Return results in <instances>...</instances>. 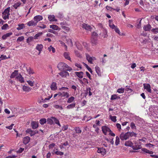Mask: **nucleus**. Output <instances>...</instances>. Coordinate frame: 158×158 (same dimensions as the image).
<instances>
[{"mask_svg":"<svg viewBox=\"0 0 158 158\" xmlns=\"http://www.w3.org/2000/svg\"><path fill=\"white\" fill-rule=\"evenodd\" d=\"M24 68L26 69L27 73L30 75L31 76L32 74H33L34 73V72L33 70L30 67H28V68H27V67L24 66Z\"/></svg>","mask_w":158,"mask_h":158,"instance_id":"9d476101","label":"nucleus"},{"mask_svg":"<svg viewBox=\"0 0 158 158\" xmlns=\"http://www.w3.org/2000/svg\"><path fill=\"white\" fill-rule=\"evenodd\" d=\"M85 55L86 59L91 64H92V61L95 59V58L93 57H92L90 56L88 54H86Z\"/></svg>","mask_w":158,"mask_h":158,"instance_id":"0eeeda50","label":"nucleus"},{"mask_svg":"<svg viewBox=\"0 0 158 158\" xmlns=\"http://www.w3.org/2000/svg\"><path fill=\"white\" fill-rule=\"evenodd\" d=\"M52 95H51V96H49L48 98H45L44 99L42 98H41L42 102H45L46 101L49 100L52 97Z\"/></svg>","mask_w":158,"mask_h":158,"instance_id":"3c124183","label":"nucleus"},{"mask_svg":"<svg viewBox=\"0 0 158 158\" xmlns=\"http://www.w3.org/2000/svg\"><path fill=\"white\" fill-rule=\"evenodd\" d=\"M75 44L78 49L80 50H81L82 49V48L81 46L80 45L78 42H76Z\"/></svg>","mask_w":158,"mask_h":158,"instance_id":"09e8293b","label":"nucleus"},{"mask_svg":"<svg viewBox=\"0 0 158 158\" xmlns=\"http://www.w3.org/2000/svg\"><path fill=\"white\" fill-rule=\"evenodd\" d=\"M83 64H84L85 66L87 68V69H88V70L91 73H92L93 72V71L91 69L90 67H89L88 66L87 64H85L84 63H83Z\"/></svg>","mask_w":158,"mask_h":158,"instance_id":"8fccbe9b","label":"nucleus"},{"mask_svg":"<svg viewBox=\"0 0 158 158\" xmlns=\"http://www.w3.org/2000/svg\"><path fill=\"white\" fill-rule=\"evenodd\" d=\"M91 88L89 87H87L86 88V90L85 91L86 95L88 93H89V96H91L92 95V93L90 91Z\"/></svg>","mask_w":158,"mask_h":158,"instance_id":"c85d7f7f","label":"nucleus"},{"mask_svg":"<svg viewBox=\"0 0 158 158\" xmlns=\"http://www.w3.org/2000/svg\"><path fill=\"white\" fill-rule=\"evenodd\" d=\"M75 98L74 97L72 96L70 98H69L67 102L69 103H70L72 102L74 100Z\"/></svg>","mask_w":158,"mask_h":158,"instance_id":"a19ab883","label":"nucleus"},{"mask_svg":"<svg viewBox=\"0 0 158 158\" xmlns=\"http://www.w3.org/2000/svg\"><path fill=\"white\" fill-rule=\"evenodd\" d=\"M152 28L151 25L148 24L144 26L143 29L145 31H149L151 30Z\"/></svg>","mask_w":158,"mask_h":158,"instance_id":"ddd939ff","label":"nucleus"},{"mask_svg":"<svg viewBox=\"0 0 158 158\" xmlns=\"http://www.w3.org/2000/svg\"><path fill=\"white\" fill-rule=\"evenodd\" d=\"M18 74V71L15 70L11 75L10 77L13 78L16 76Z\"/></svg>","mask_w":158,"mask_h":158,"instance_id":"c756f323","label":"nucleus"},{"mask_svg":"<svg viewBox=\"0 0 158 158\" xmlns=\"http://www.w3.org/2000/svg\"><path fill=\"white\" fill-rule=\"evenodd\" d=\"M144 89H146L148 92L152 93L151 86L149 84H144L143 85Z\"/></svg>","mask_w":158,"mask_h":158,"instance_id":"423d86ee","label":"nucleus"},{"mask_svg":"<svg viewBox=\"0 0 158 158\" xmlns=\"http://www.w3.org/2000/svg\"><path fill=\"white\" fill-rule=\"evenodd\" d=\"M52 119L53 123L54 122L56 124H57L59 126H61V125L59 121L56 118L54 117H52Z\"/></svg>","mask_w":158,"mask_h":158,"instance_id":"b1692460","label":"nucleus"},{"mask_svg":"<svg viewBox=\"0 0 158 158\" xmlns=\"http://www.w3.org/2000/svg\"><path fill=\"white\" fill-rule=\"evenodd\" d=\"M151 31L154 34H157L158 33V28L156 27L155 28L152 29Z\"/></svg>","mask_w":158,"mask_h":158,"instance_id":"58836bf2","label":"nucleus"},{"mask_svg":"<svg viewBox=\"0 0 158 158\" xmlns=\"http://www.w3.org/2000/svg\"><path fill=\"white\" fill-rule=\"evenodd\" d=\"M50 88L52 90H55L57 89L56 83L55 82H52Z\"/></svg>","mask_w":158,"mask_h":158,"instance_id":"6ab92c4d","label":"nucleus"},{"mask_svg":"<svg viewBox=\"0 0 158 158\" xmlns=\"http://www.w3.org/2000/svg\"><path fill=\"white\" fill-rule=\"evenodd\" d=\"M21 4V3L20 2H18L14 5H13V6L16 9L17 8L19 7Z\"/></svg>","mask_w":158,"mask_h":158,"instance_id":"c9c22d12","label":"nucleus"},{"mask_svg":"<svg viewBox=\"0 0 158 158\" xmlns=\"http://www.w3.org/2000/svg\"><path fill=\"white\" fill-rule=\"evenodd\" d=\"M67 71H62L59 73L58 74L62 78H67L69 76V74Z\"/></svg>","mask_w":158,"mask_h":158,"instance_id":"20e7f679","label":"nucleus"},{"mask_svg":"<svg viewBox=\"0 0 158 158\" xmlns=\"http://www.w3.org/2000/svg\"><path fill=\"white\" fill-rule=\"evenodd\" d=\"M119 137H118V136H117L116 137V140L115 141V145L117 146L119 144L120 142V139Z\"/></svg>","mask_w":158,"mask_h":158,"instance_id":"4c0bfd02","label":"nucleus"},{"mask_svg":"<svg viewBox=\"0 0 158 158\" xmlns=\"http://www.w3.org/2000/svg\"><path fill=\"white\" fill-rule=\"evenodd\" d=\"M109 25L110 27L112 29H114L116 27V26L114 25L113 24L110 23Z\"/></svg>","mask_w":158,"mask_h":158,"instance_id":"774afa93","label":"nucleus"},{"mask_svg":"<svg viewBox=\"0 0 158 158\" xmlns=\"http://www.w3.org/2000/svg\"><path fill=\"white\" fill-rule=\"evenodd\" d=\"M102 132L105 135H107V132H109L110 130V128L106 126H102Z\"/></svg>","mask_w":158,"mask_h":158,"instance_id":"6e6552de","label":"nucleus"},{"mask_svg":"<svg viewBox=\"0 0 158 158\" xmlns=\"http://www.w3.org/2000/svg\"><path fill=\"white\" fill-rule=\"evenodd\" d=\"M115 31L117 33H118L119 35H121V33L119 29L117 27H116L114 29Z\"/></svg>","mask_w":158,"mask_h":158,"instance_id":"6e6d98bb","label":"nucleus"},{"mask_svg":"<svg viewBox=\"0 0 158 158\" xmlns=\"http://www.w3.org/2000/svg\"><path fill=\"white\" fill-rule=\"evenodd\" d=\"M74 130L76 133L80 134L81 132V130L80 129V128L78 127H76L74 128Z\"/></svg>","mask_w":158,"mask_h":158,"instance_id":"72a5a7b5","label":"nucleus"},{"mask_svg":"<svg viewBox=\"0 0 158 158\" xmlns=\"http://www.w3.org/2000/svg\"><path fill=\"white\" fill-rule=\"evenodd\" d=\"M130 126L132 129H136V127L135 126V124L133 122L131 123Z\"/></svg>","mask_w":158,"mask_h":158,"instance_id":"864d4df0","label":"nucleus"},{"mask_svg":"<svg viewBox=\"0 0 158 158\" xmlns=\"http://www.w3.org/2000/svg\"><path fill=\"white\" fill-rule=\"evenodd\" d=\"M16 78L17 79H18L19 81L21 83H23L24 82V78L22 77V76L20 74H19V75L16 77Z\"/></svg>","mask_w":158,"mask_h":158,"instance_id":"bb28decb","label":"nucleus"},{"mask_svg":"<svg viewBox=\"0 0 158 158\" xmlns=\"http://www.w3.org/2000/svg\"><path fill=\"white\" fill-rule=\"evenodd\" d=\"M59 96L61 97H66V98H68L69 96V93L64 92H60L59 93Z\"/></svg>","mask_w":158,"mask_h":158,"instance_id":"f8f14e48","label":"nucleus"},{"mask_svg":"<svg viewBox=\"0 0 158 158\" xmlns=\"http://www.w3.org/2000/svg\"><path fill=\"white\" fill-rule=\"evenodd\" d=\"M54 107L56 109H58L60 110H62L63 109V108L62 106L60 105H56L54 106Z\"/></svg>","mask_w":158,"mask_h":158,"instance_id":"5fc2aeb1","label":"nucleus"},{"mask_svg":"<svg viewBox=\"0 0 158 158\" xmlns=\"http://www.w3.org/2000/svg\"><path fill=\"white\" fill-rule=\"evenodd\" d=\"M24 39V37L23 36L19 37L17 39V41H22Z\"/></svg>","mask_w":158,"mask_h":158,"instance_id":"bf43d9fd","label":"nucleus"},{"mask_svg":"<svg viewBox=\"0 0 158 158\" xmlns=\"http://www.w3.org/2000/svg\"><path fill=\"white\" fill-rule=\"evenodd\" d=\"M48 50L50 52L52 50L53 53H54L55 52V49L52 46H50L48 48Z\"/></svg>","mask_w":158,"mask_h":158,"instance_id":"de8ad7c7","label":"nucleus"},{"mask_svg":"<svg viewBox=\"0 0 158 158\" xmlns=\"http://www.w3.org/2000/svg\"><path fill=\"white\" fill-rule=\"evenodd\" d=\"M128 133L129 135V138L132 136H134L135 137H136L137 136V134L133 132H128Z\"/></svg>","mask_w":158,"mask_h":158,"instance_id":"f704fd0d","label":"nucleus"},{"mask_svg":"<svg viewBox=\"0 0 158 158\" xmlns=\"http://www.w3.org/2000/svg\"><path fill=\"white\" fill-rule=\"evenodd\" d=\"M46 122V120L45 118H42L40 120V123L43 125Z\"/></svg>","mask_w":158,"mask_h":158,"instance_id":"c03bdc74","label":"nucleus"},{"mask_svg":"<svg viewBox=\"0 0 158 158\" xmlns=\"http://www.w3.org/2000/svg\"><path fill=\"white\" fill-rule=\"evenodd\" d=\"M18 26L19 27H17L16 29L18 31L22 29L25 27L24 24L23 23L19 24Z\"/></svg>","mask_w":158,"mask_h":158,"instance_id":"cd10ccee","label":"nucleus"},{"mask_svg":"<svg viewBox=\"0 0 158 158\" xmlns=\"http://www.w3.org/2000/svg\"><path fill=\"white\" fill-rule=\"evenodd\" d=\"M91 43L92 45H96L98 43L97 38L94 37H91Z\"/></svg>","mask_w":158,"mask_h":158,"instance_id":"4468645a","label":"nucleus"},{"mask_svg":"<svg viewBox=\"0 0 158 158\" xmlns=\"http://www.w3.org/2000/svg\"><path fill=\"white\" fill-rule=\"evenodd\" d=\"M57 17L60 19H62L63 18V15L62 13L59 12L58 13Z\"/></svg>","mask_w":158,"mask_h":158,"instance_id":"13d9d810","label":"nucleus"},{"mask_svg":"<svg viewBox=\"0 0 158 158\" xmlns=\"http://www.w3.org/2000/svg\"><path fill=\"white\" fill-rule=\"evenodd\" d=\"M49 20L50 21H56L57 20L55 19V16L54 15H50L48 16Z\"/></svg>","mask_w":158,"mask_h":158,"instance_id":"aec40b11","label":"nucleus"},{"mask_svg":"<svg viewBox=\"0 0 158 158\" xmlns=\"http://www.w3.org/2000/svg\"><path fill=\"white\" fill-rule=\"evenodd\" d=\"M64 58L69 60H70L71 58L69 56V53L67 52H64Z\"/></svg>","mask_w":158,"mask_h":158,"instance_id":"7c9ffc66","label":"nucleus"},{"mask_svg":"<svg viewBox=\"0 0 158 158\" xmlns=\"http://www.w3.org/2000/svg\"><path fill=\"white\" fill-rule=\"evenodd\" d=\"M30 138L28 136H26L23 138V143L26 144H27L30 141Z\"/></svg>","mask_w":158,"mask_h":158,"instance_id":"4be33fe9","label":"nucleus"},{"mask_svg":"<svg viewBox=\"0 0 158 158\" xmlns=\"http://www.w3.org/2000/svg\"><path fill=\"white\" fill-rule=\"evenodd\" d=\"M42 34V32H39L38 33L36 34L34 36V38L35 39H37Z\"/></svg>","mask_w":158,"mask_h":158,"instance_id":"a18cd8bd","label":"nucleus"},{"mask_svg":"<svg viewBox=\"0 0 158 158\" xmlns=\"http://www.w3.org/2000/svg\"><path fill=\"white\" fill-rule=\"evenodd\" d=\"M117 95L116 94H114L112 95L111 96L110 98L111 100H115L117 99Z\"/></svg>","mask_w":158,"mask_h":158,"instance_id":"603ef678","label":"nucleus"},{"mask_svg":"<svg viewBox=\"0 0 158 158\" xmlns=\"http://www.w3.org/2000/svg\"><path fill=\"white\" fill-rule=\"evenodd\" d=\"M43 18L42 16L40 15H38L34 17L33 19L37 24L39 21L42 20Z\"/></svg>","mask_w":158,"mask_h":158,"instance_id":"1a4fd4ad","label":"nucleus"},{"mask_svg":"<svg viewBox=\"0 0 158 158\" xmlns=\"http://www.w3.org/2000/svg\"><path fill=\"white\" fill-rule=\"evenodd\" d=\"M27 82L28 83V84L30 85L31 86H33L34 85L33 83L34 82H32L31 81H27Z\"/></svg>","mask_w":158,"mask_h":158,"instance_id":"338daca9","label":"nucleus"},{"mask_svg":"<svg viewBox=\"0 0 158 158\" xmlns=\"http://www.w3.org/2000/svg\"><path fill=\"white\" fill-rule=\"evenodd\" d=\"M43 46L42 44H38L36 47V49L40 52V53L41 52L42 50Z\"/></svg>","mask_w":158,"mask_h":158,"instance_id":"5701e85b","label":"nucleus"},{"mask_svg":"<svg viewBox=\"0 0 158 158\" xmlns=\"http://www.w3.org/2000/svg\"><path fill=\"white\" fill-rule=\"evenodd\" d=\"M75 74L76 75L80 78H82L83 77V75L84 73L82 72H75Z\"/></svg>","mask_w":158,"mask_h":158,"instance_id":"a211bd4d","label":"nucleus"},{"mask_svg":"<svg viewBox=\"0 0 158 158\" xmlns=\"http://www.w3.org/2000/svg\"><path fill=\"white\" fill-rule=\"evenodd\" d=\"M98 34L95 32H93L92 34L91 37H94L97 38Z\"/></svg>","mask_w":158,"mask_h":158,"instance_id":"680f3d73","label":"nucleus"},{"mask_svg":"<svg viewBox=\"0 0 158 158\" xmlns=\"http://www.w3.org/2000/svg\"><path fill=\"white\" fill-rule=\"evenodd\" d=\"M82 27L83 28L87 30L90 31L92 29V28L90 25L85 23L82 24Z\"/></svg>","mask_w":158,"mask_h":158,"instance_id":"9b49d317","label":"nucleus"},{"mask_svg":"<svg viewBox=\"0 0 158 158\" xmlns=\"http://www.w3.org/2000/svg\"><path fill=\"white\" fill-rule=\"evenodd\" d=\"M38 27L44 29L46 27V25H44V24H41L40 25L38 26Z\"/></svg>","mask_w":158,"mask_h":158,"instance_id":"69168bd1","label":"nucleus"},{"mask_svg":"<svg viewBox=\"0 0 158 158\" xmlns=\"http://www.w3.org/2000/svg\"><path fill=\"white\" fill-rule=\"evenodd\" d=\"M119 138L122 140H126L128 139L129 138L128 132L126 133H122L119 135Z\"/></svg>","mask_w":158,"mask_h":158,"instance_id":"7ed1b4c3","label":"nucleus"},{"mask_svg":"<svg viewBox=\"0 0 158 158\" xmlns=\"http://www.w3.org/2000/svg\"><path fill=\"white\" fill-rule=\"evenodd\" d=\"M23 90L25 91H30V88L28 86H27L25 85L23 86Z\"/></svg>","mask_w":158,"mask_h":158,"instance_id":"ea45409f","label":"nucleus"},{"mask_svg":"<svg viewBox=\"0 0 158 158\" xmlns=\"http://www.w3.org/2000/svg\"><path fill=\"white\" fill-rule=\"evenodd\" d=\"M61 27L63 29L67 31L69 30V28L67 27H66L65 26H62Z\"/></svg>","mask_w":158,"mask_h":158,"instance_id":"052dcab7","label":"nucleus"},{"mask_svg":"<svg viewBox=\"0 0 158 158\" xmlns=\"http://www.w3.org/2000/svg\"><path fill=\"white\" fill-rule=\"evenodd\" d=\"M10 58V57H7L6 56L3 55H1L0 57V58H1L2 60H5Z\"/></svg>","mask_w":158,"mask_h":158,"instance_id":"4d7b16f0","label":"nucleus"},{"mask_svg":"<svg viewBox=\"0 0 158 158\" xmlns=\"http://www.w3.org/2000/svg\"><path fill=\"white\" fill-rule=\"evenodd\" d=\"M57 68L60 71L68 70L70 72L72 70V68L67 64L63 62H60L58 64Z\"/></svg>","mask_w":158,"mask_h":158,"instance_id":"f03ea898","label":"nucleus"},{"mask_svg":"<svg viewBox=\"0 0 158 158\" xmlns=\"http://www.w3.org/2000/svg\"><path fill=\"white\" fill-rule=\"evenodd\" d=\"M38 123L37 122L32 121L31 123V127L32 129H35L38 127Z\"/></svg>","mask_w":158,"mask_h":158,"instance_id":"2eb2a0df","label":"nucleus"},{"mask_svg":"<svg viewBox=\"0 0 158 158\" xmlns=\"http://www.w3.org/2000/svg\"><path fill=\"white\" fill-rule=\"evenodd\" d=\"M55 154L57 155L62 156L64 154V153L60 151H57L55 152Z\"/></svg>","mask_w":158,"mask_h":158,"instance_id":"e2e57ef3","label":"nucleus"},{"mask_svg":"<svg viewBox=\"0 0 158 158\" xmlns=\"http://www.w3.org/2000/svg\"><path fill=\"white\" fill-rule=\"evenodd\" d=\"M134 144H134H133L132 147L134 150H138L141 149L142 151L143 152V153H148L150 154L153 153V152L152 151H150L145 148H142V147L141 145L138 144L137 142H135Z\"/></svg>","mask_w":158,"mask_h":158,"instance_id":"f257e3e1","label":"nucleus"},{"mask_svg":"<svg viewBox=\"0 0 158 158\" xmlns=\"http://www.w3.org/2000/svg\"><path fill=\"white\" fill-rule=\"evenodd\" d=\"M124 90L125 89L124 88H121L118 89L117 90V92L118 93H124Z\"/></svg>","mask_w":158,"mask_h":158,"instance_id":"79ce46f5","label":"nucleus"},{"mask_svg":"<svg viewBox=\"0 0 158 158\" xmlns=\"http://www.w3.org/2000/svg\"><path fill=\"white\" fill-rule=\"evenodd\" d=\"M110 119L111 120L114 122H115L116 121V117L115 116H112L111 115L110 116Z\"/></svg>","mask_w":158,"mask_h":158,"instance_id":"37998d69","label":"nucleus"},{"mask_svg":"<svg viewBox=\"0 0 158 158\" xmlns=\"http://www.w3.org/2000/svg\"><path fill=\"white\" fill-rule=\"evenodd\" d=\"M75 105L76 104L75 103H72L67 106L66 107V108L68 109H72L75 106Z\"/></svg>","mask_w":158,"mask_h":158,"instance_id":"2f4dec72","label":"nucleus"},{"mask_svg":"<svg viewBox=\"0 0 158 158\" xmlns=\"http://www.w3.org/2000/svg\"><path fill=\"white\" fill-rule=\"evenodd\" d=\"M47 123L48 124H50V125H52L53 124L52 119V117H51L50 118H48L47 119Z\"/></svg>","mask_w":158,"mask_h":158,"instance_id":"e433bc0d","label":"nucleus"},{"mask_svg":"<svg viewBox=\"0 0 158 158\" xmlns=\"http://www.w3.org/2000/svg\"><path fill=\"white\" fill-rule=\"evenodd\" d=\"M10 10V7H8L7 8L5 9L4 12L2 13L3 15H9Z\"/></svg>","mask_w":158,"mask_h":158,"instance_id":"393cba45","label":"nucleus"},{"mask_svg":"<svg viewBox=\"0 0 158 158\" xmlns=\"http://www.w3.org/2000/svg\"><path fill=\"white\" fill-rule=\"evenodd\" d=\"M12 35V32H9L6 34L3 35L2 36V39L3 40H5L6 39V38L10 37V35Z\"/></svg>","mask_w":158,"mask_h":158,"instance_id":"412c9836","label":"nucleus"},{"mask_svg":"<svg viewBox=\"0 0 158 158\" xmlns=\"http://www.w3.org/2000/svg\"><path fill=\"white\" fill-rule=\"evenodd\" d=\"M27 24V25L29 27L33 26H35L37 25V23L34 20V21L31 20L30 21H29V22H28Z\"/></svg>","mask_w":158,"mask_h":158,"instance_id":"f3484780","label":"nucleus"},{"mask_svg":"<svg viewBox=\"0 0 158 158\" xmlns=\"http://www.w3.org/2000/svg\"><path fill=\"white\" fill-rule=\"evenodd\" d=\"M9 27L8 24L7 23L4 24L2 27L1 29L2 30H6Z\"/></svg>","mask_w":158,"mask_h":158,"instance_id":"49530a36","label":"nucleus"},{"mask_svg":"<svg viewBox=\"0 0 158 158\" xmlns=\"http://www.w3.org/2000/svg\"><path fill=\"white\" fill-rule=\"evenodd\" d=\"M97 152L98 153H101L102 156H104L106 153V149L103 148H98Z\"/></svg>","mask_w":158,"mask_h":158,"instance_id":"39448f33","label":"nucleus"},{"mask_svg":"<svg viewBox=\"0 0 158 158\" xmlns=\"http://www.w3.org/2000/svg\"><path fill=\"white\" fill-rule=\"evenodd\" d=\"M96 72L97 73L98 76H101V72L100 68L97 66L95 67Z\"/></svg>","mask_w":158,"mask_h":158,"instance_id":"a878e982","label":"nucleus"},{"mask_svg":"<svg viewBox=\"0 0 158 158\" xmlns=\"http://www.w3.org/2000/svg\"><path fill=\"white\" fill-rule=\"evenodd\" d=\"M133 144V143L131 140H129L125 142L124 145L126 146L130 147L132 148Z\"/></svg>","mask_w":158,"mask_h":158,"instance_id":"dca6fc26","label":"nucleus"},{"mask_svg":"<svg viewBox=\"0 0 158 158\" xmlns=\"http://www.w3.org/2000/svg\"><path fill=\"white\" fill-rule=\"evenodd\" d=\"M48 31L49 32L52 33L56 34V35L57 34V32L56 31H53V30H52V29H48Z\"/></svg>","mask_w":158,"mask_h":158,"instance_id":"0e129e2a","label":"nucleus"},{"mask_svg":"<svg viewBox=\"0 0 158 158\" xmlns=\"http://www.w3.org/2000/svg\"><path fill=\"white\" fill-rule=\"evenodd\" d=\"M50 27L54 30H59V27L58 26L55 25H50Z\"/></svg>","mask_w":158,"mask_h":158,"instance_id":"473e14b6","label":"nucleus"}]
</instances>
